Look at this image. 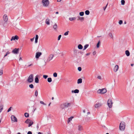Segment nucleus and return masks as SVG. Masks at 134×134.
Returning a JSON list of instances; mask_svg holds the SVG:
<instances>
[{"label":"nucleus","instance_id":"f257e3e1","mask_svg":"<svg viewBox=\"0 0 134 134\" xmlns=\"http://www.w3.org/2000/svg\"><path fill=\"white\" fill-rule=\"evenodd\" d=\"M71 103H68V102H64L61 104L60 107L61 109H65L71 106Z\"/></svg>","mask_w":134,"mask_h":134},{"label":"nucleus","instance_id":"f03ea898","mask_svg":"<svg viewBox=\"0 0 134 134\" xmlns=\"http://www.w3.org/2000/svg\"><path fill=\"white\" fill-rule=\"evenodd\" d=\"M34 80V75L33 74H31L28 77L27 81L28 82L31 83Z\"/></svg>","mask_w":134,"mask_h":134},{"label":"nucleus","instance_id":"7ed1b4c3","mask_svg":"<svg viewBox=\"0 0 134 134\" xmlns=\"http://www.w3.org/2000/svg\"><path fill=\"white\" fill-rule=\"evenodd\" d=\"M25 123L27 124H29L28 126V127L31 126L33 124V122L31 120L27 119L25 121Z\"/></svg>","mask_w":134,"mask_h":134},{"label":"nucleus","instance_id":"20e7f679","mask_svg":"<svg viewBox=\"0 0 134 134\" xmlns=\"http://www.w3.org/2000/svg\"><path fill=\"white\" fill-rule=\"evenodd\" d=\"M125 123L124 122H121L120 124V129L121 130H124L125 128Z\"/></svg>","mask_w":134,"mask_h":134},{"label":"nucleus","instance_id":"39448f33","mask_svg":"<svg viewBox=\"0 0 134 134\" xmlns=\"http://www.w3.org/2000/svg\"><path fill=\"white\" fill-rule=\"evenodd\" d=\"M106 90L104 88L99 89L97 91V92L99 93L104 94L107 92Z\"/></svg>","mask_w":134,"mask_h":134},{"label":"nucleus","instance_id":"423d86ee","mask_svg":"<svg viewBox=\"0 0 134 134\" xmlns=\"http://www.w3.org/2000/svg\"><path fill=\"white\" fill-rule=\"evenodd\" d=\"M42 3L43 4V5L44 7L48 6L49 4V2L48 0H42Z\"/></svg>","mask_w":134,"mask_h":134},{"label":"nucleus","instance_id":"0eeeda50","mask_svg":"<svg viewBox=\"0 0 134 134\" xmlns=\"http://www.w3.org/2000/svg\"><path fill=\"white\" fill-rule=\"evenodd\" d=\"M109 108H111L112 106L113 102L111 99H109L107 102Z\"/></svg>","mask_w":134,"mask_h":134},{"label":"nucleus","instance_id":"6e6552de","mask_svg":"<svg viewBox=\"0 0 134 134\" xmlns=\"http://www.w3.org/2000/svg\"><path fill=\"white\" fill-rule=\"evenodd\" d=\"M54 56V55L52 54H50L49 56L47 59V62H49L52 59Z\"/></svg>","mask_w":134,"mask_h":134},{"label":"nucleus","instance_id":"1a4fd4ad","mask_svg":"<svg viewBox=\"0 0 134 134\" xmlns=\"http://www.w3.org/2000/svg\"><path fill=\"white\" fill-rule=\"evenodd\" d=\"M19 48H15L12 51V52L13 53L16 54L19 53Z\"/></svg>","mask_w":134,"mask_h":134},{"label":"nucleus","instance_id":"9d476101","mask_svg":"<svg viewBox=\"0 0 134 134\" xmlns=\"http://www.w3.org/2000/svg\"><path fill=\"white\" fill-rule=\"evenodd\" d=\"M11 119L12 121L13 122H17V120L16 118L14 115H12L11 116Z\"/></svg>","mask_w":134,"mask_h":134},{"label":"nucleus","instance_id":"9b49d317","mask_svg":"<svg viewBox=\"0 0 134 134\" xmlns=\"http://www.w3.org/2000/svg\"><path fill=\"white\" fill-rule=\"evenodd\" d=\"M42 53L41 52H37L36 53L35 57L36 58H38L42 55Z\"/></svg>","mask_w":134,"mask_h":134},{"label":"nucleus","instance_id":"f8f14e48","mask_svg":"<svg viewBox=\"0 0 134 134\" xmlns=\"http://www.w3.org/2000/svg\"><path fill=\"white\" fill-rule=\"evenodd\" d=\"M19 38V37L17 35H15L14 36H13L11 39V41L13 40H17Z\"/></svg>","mask_w":134,"mask_h":134},{"label":"nucleus","instance_id":"ddd939ff","mask_svg":"<svg viewBox=\"0 0 134 134\" xmlns=\"http://www.w3.org/2000/svg\"><path fill=\"white\" fill-rule=\"evenodd\" d=\"M3 20L5 22H6L8 21V17L7 15L5 14H4L3 17Z\"/></svg>","mask_w":134,"mask_h":134},{"label":"nucleus","instance_id":"4468645a","mask_svg":"<svg viewBox=\"0 0 134 134\" xmlns=\"http://www.w3.org/2000/svg\"><path fill=\"white\" fill-rule=\"evenodd\" d=\"M102 105V104L100 103H96L94 105V107L96 108H97L98 107L101 106Z\"/></svg>","mask_w":134,"mask_h":134},{"label":"nucleus","instance_id":"2eb2a0df","mask_svg":"<svg viewBox=\"0 0 134 134\" xmlns=\"http://www.w3.org/2000/svg\"><path fill=\"white\" fill-rule=\"evenodd\" d=\"M119 66L118 65H116L114 68V70L115 72H116L118 70Z\"/></svg>","mask_w":134,"mask_h":134},{"label":"nucleus","instance_id":"dca6fc26","mask_svg":"<svg viewBox=\"0 0 134 134\" xmlns=\"http://www.w3.org/2000/svg\"><path fill=\"white\" fill-rule=\"evenodd\" d=\"M35 82L36 83H38L39 82V79L38 75H36V76L35 79Z\"/></svg>","mask_w":134,"mask_h":134},{"label":"nucleus","instance_id":"f3484780","mask_svg":"<svg viewBox=\"0 0 134 134\" xmlns=\"http://www.w3.org/2000/svg\"><path fill=\"white\" fill-rule=\"evenodd\" d=\"M78 19L77 20H80L81 21H83L84 19V18L83 17H81L79 16H77Z\"/></svg>","mask_w":134,"mask_h":134},{"label":"nucleus","instance_id":"a211bd4d","mask_svg":"<svg viewBox=\"0 0 134 134\" xmlns=\"http://www.w3.org/2000/svg\"><path fill=\"white\" fill-rule=\"evenodd\" d=\"M79 92V90L78 89H76L74 90H72L71 92L72 93H78Z\"/></svg>","mask_w":134,"mask_h":134},{"label":"nucleus","instance_id":"6ab92c4d","mask_svg":"<svg viewBox=\"0 0 134 134\" xmlns=\"http://www.w3.org/2000/svg\"><path fill=\"white\" fill-rule=\"evenodd\" d=\"M38 35H36V36L35 38V43H37L38 42Z\"/></svg>","mask_w":134,"mask_h":134},{"label":"nucleus","instance_id":"aec40b11","mask_svg":"<svg viewBox=\"0 0 134 134\" xmlns=\"http://www.w3.org/2000/svg\"><path fill=\"white\" fill-rule=\"evenodd\" d=\"M83 46L81 44H79L78 46V48L79 49H82L83 48Z\"/></svg>","mask_w":134,"mask_h":134},{"label":"nucleus","instance_id":"412c9836","mask_svg":"<svg viewBox=\"0 0 134 134\" xmlns=\"http://www.w3.org/2000/svg\"><path fill=\"white\" fill-rule=\"evenodd\" d=\"M46 23L47 25H49L50 24V20L48 19H46Z\"/></svg>","mask_w":134,"mask_h":134},{"label":"nucleus","instance_id":"4be33fe9","mask_svg":"<svg viewBox=\"0 0 134 134\" xmlns=\"http://www.w3.org/2000/svg\"><path fill=\"white\" fill-rule=\"evenodd\" d=\"M82 79H79L77 80V83L78 84L81 83H82Z\"/></svg>","mask_w":134,"mask_h":134},{"label":"nucleus","instance_id":"5701e85b","mask_svg":"<svg viewBox=\"0 0 134 134\" xmlns=\"http://www.w3.org/2000/svg\"><path fill=\"white\" fill-rule=\"evenodd\" d=\"M125 54L127 56H129L130 55V53L128 50H126L125 51Z\"/></svg>","mask_w":134,"mask_h":134},{"label":"nucleus","instance_id":"b1692460","mask_svg":"<svg viewBox=\"0 0 134 134\" xmlns=\"http://www.w3.org/2000/svg\"><path fill=\"white\" fill-rule=\"evenodd\" d=\"M3 105L2 104L0 105V113L1 112L3 109Z\"/></svg>","mask_w":134,"mask_h":134},{"label":"nucleus","instance_id":"393cba45","mask_svg":"<svg viewBox=\"0 0 134 134\" xmlns=\"http://www.w3.org/2000/svg\"><path fill=\"white\" fill-rule=\"evenodd\" d=\"M57 27V25L56 23H55L53 26V28L54 30H56Z\"/></svg>","mask_w":134,"mask_h":134},{"label":"nucleus","instance_id":"a878e982","mask_svg":"<svg viewBox=\"0 0 134 134\" xmlns=\"http://www.w3.org/2000/svg\"><path fill=\"white\" fill-rule=\"evenodd\" d=\"M76 19V18L75 17L70 18H69V19L70 21H72L73 20H75Z\"/></svg>","mask_w":134,"mask_h":134},{"label":"nucleus","instance_id":"bb28decb","mask_svg":"<svg viewBox=\"0 0 134 134\" xmlns=\"http://www.w3.org/2000/svg\"><path fill=\"white\" fill-rule=\"evenodd\" d=\"M82 126H81V125H79L78 126V130L80 131H81L82 130Z\"/></svg>","mask_w":134,"mask_h":134},{"label":"nucleus","instance_id":"cd10ccee","mask_svg":"<svg viewBox=\"0 0 134 134\" xmlns=\"http://www.w3.org/2000/svg\"><path fill=\"white\" fill-rule=\"evenodd\" d=\"M74 117L73 116H71L69 118H68V122L69 123V122H70V121H71L72 120V119Z\"/></svg>","mask_w":134,"mask_h":134},{"label":"nucleus","instance_id":"c85d7f7f","mask_svg":"<svg viewBox=\"0 0 134 134\" xmlns=\"http://www.w3.org/2000/svg\"><path fill=\"white\" fill-rule=\"evenodd\" d=\"M89 45L88 44H86L85 45L84 47V48L83 49V50H85L88 46Z\"/></svg>","mask_w":134,"mask_h":134},{"label":"nucleus","instance_id":"c756f323","mask_svg":"<svg viewBox=\"0 0 134 134\" xmlns=\"http://www.w3.org/2000/svg\"><path fill=\"white\" fill-rule=\"evenodd\" d=\"M47 81L49 82H51L52 81V79L51 77H49L47 79Z\"/></svg>","mask_w":134,"mask_h":134},{"label":"nucleus","instance_id":"7c9ffc66","mask_svg":"<svg viewBox=\"0 0 134 134\" xmlns=\"http://www.w3.org/2000/svg\"><path fill=\"white\" fill-rule=\"evenodd\" d=\"M85 14L87 15H88L90 13V12L88 10H86L85 12Z\"/></svg>","mask_w":134,"mask_h":134},{"label":"nucleus","instance_id":"2f4dec72","mask_svg":"<svg viewBox=\"0 0 134 134\" xmlns=\"http://www.w3.org/2000/svg\"><path fill=\"white\" fill-rule=\"evenodd\" d=\"M24 115L25 116L26 118L28 117L29 116V114L27 113H25Z\"/></svg>","mask_w":134,"mask_h":134},{"label":"nucleus","instance_id":"473e14b6","mask_svg":"<svg viewBox=\"0 0 134 134\" xmlns=\"http://www.w3.org/2000/svg\"><path fill=\"white\" fill-rule=\"evenodd\" d=\"M100 41H99L97 43V48H98L100 46Z\"/></svg>","mask_w":134,"mask_h":134},{"label":"nucleus","instance_id":"72a5a7b5","mask_svg":"<svg viewBox=\"0 0 134 134\" xmlns=\"http://www.w3.org/2000/svg\"><path fill=\"white\" fill-rule=\"evenodd\" d=\"M109 36L111 38L113 39V36L111 32H110L109 33Z\"/></svg>","mask_w":134,"mask_h":134},{"label":"nucleus","instance_id":"f704fd0d","mask_svg":"<svg viewBox=\"0 0 134 134\" xmlns=\"http://www.w3.org/2000/svg\"><path fill=\"white\" fill-rule=\"evenodd\" d=\"M84 14V13L83 12H81L80 13L79 15L80 16H83V15Z\"/></svg>","mask_w":134,"mask_h":134},{"label":"nucleus","instance_id":"c9c22d12","mask_svg":"<svg viewBox=\"0 0 134 134\" xmlns=\"http://www.w3.org/2000/svg\"><path fill=\"white\" fill-rule=\"evenodd\" d=\"M29 87L31 88H33L34 87V85L32 84L30 85L29 86Z\"/></svg>","mask_w":134,"mask_h":134},{"label":"nucleus","instance_id":"e433bc0d","mask_svg":"<svg viewBox=\"0 0 134 134\" xmlns=\"http://www.w3.org/2000/svg\"><path fill=\"white\" fill-rule=\"evenodd\" d=\"M53 76L54 77H56L57 76V74L56 72H54L53 74Z\"/></svg>","mask_w":134,"mask_h":134},{"label":"nucleus","instance_id":"4c0bfd02","mask_svg":"<svg viewBox=\"0 0 134 134\" xmlns=\"http://www.w3.org/2000/svg\"><path fill=\"white\" fill-rule=\"evenodd\" d=\"M121 4L122 5H124L125 4V1L124 0H122L121 1Z\"/></svg>","mask_w":134,"mask_h":134},{"label":"nucleus","instance_id":"58836bf2","mask_svg":"<svg viewBox=\"0 0 134 134\" xmlns=\"http://www.w3.org/2000/svg\"><path fill=\"white\" fill-rule=\"evenodd\" d=\"M38 94V91L37 90H36L35 91V95L36 96V97H37V96Z\"/></svg>","mask_w":134,"mask_h":134},{"label":"nucleus","instance_id":"ea45409f","mask_svg":"<svg viewBox=\"0 0 134 134\" xmlns=\"http://www.w3.org/2000/svg\"><path fill=\"white\" fill-rule=\"evenodd\" d=\"M40 103L41 104H43L44 105H46V104L44 103L43 101H41L40 102Z\"/></svg>","mask_w":134,"mask_h":134},{"label":"nucleus","instance_id":"a19ab883","mask_svg":"<svg viewBox=\"0 0 134 134\" xmlns=\"http://www.w3.org/2000/svg\"><path fill=\"white\" fill-rule=\"evenodd\" d=\"M123 23V21L122 20H120L119 22V24L120 25H121Z\"/></svg>","mask_w":134,"mask_h":134},{"label":"nucleus","instance_id":"79ce46f5","mask_svg":"<svg viewBox=\"0 0 134 134\" xmlns=\"http://www.w3.org/2000/svg\"><path fill=\"white\" fill-rule=\"evenodd\" d=\"M48 77V76L46 75H44L43 77L45 79H46Z\"/></svg>","mask_w":134,"mask_h":134},{"label":"nucleus","instance_id":"37998d69","mask_svg":"<svg viewBox=\"0 0 134 134\" xmlns=\"http://www.w3.org/2000/svg\"><path fill=\"white\" fill-rule=\"evenodd\" d=\"M3 74V70H0V75H1Z\"/></svg>","mask_w":134,"mask_h":134},{"label":"nucleus","instance_id":"c03bdc74","mask_svg":"<svg viewBox=\"0 0 134 134\" xmlns=\"http://www.w3.org/2000/svg\"><path fill=\"white\" fill-rule=\"evenodd\" d=\"M69 32V31H68L67 32H65L64 34V35L66 36V35H68V32Z\"/></svg>","mask_w":134,"mask_h":134},{"label":"nucleus","instance_id":"a18cd8bd","mask_svg":"<svg viewBox=\"0 0 134 134\" xmlns=\"http://www.w3.org/2000/svg\"><path fill=\"white\" fill-rule=\"evenodd\" d=\"M81 68L80 67H78V70L79 71H81Z\"/></svg>","mask_w":134,"mask_h":134},{"label":"nucleus","instance_id":"49530a36","mask_svg":"<svg viewBox=\"0 0 134 134\" xmlns=\"http://www.w3.org/2000/svg\"><path fill=\"white\" fill-rule=\"evenodd\" d=\"M61 37V35H60L58 37V40H60Z\"/></svg>","mask_w":134,"mask_h":134},{"label":"nucleus","instance_id":"de8ad7c7","mask_svg":"<svg viewBox=\"0 0 134 134\" xmlns=\"http://www.w3.org/2000/svg\"><path fill=\"white\" fill-rule=\"evenodd\" d=\"M12 108V107H10L9 109H8L7 111L8 112H9V111H10L11 110V108Z\"/></svg>","mask_w":134,"mask_h":134},{"label":"nucleus","instance_id":"09e8293b","mask_svg":"<svg viewBox=\"0 0 134 134\" xmlns=\"http://www.w3.org/2000/svg\"><path fill=\"white\" fill-rule=\"evenodd\" d=\"M96 52L95 51H94L93 53V54L94 55H95L96 54Z\"/></svg>","mask_w":134,"mask_h":134},{"label":"nucleus","instance_id":"8fccbe9b","mask_svg":"<svg viewBox=\"0 0 134 134\" xmlns=\"http://www.w3.org/2000/svg\"><path fill=\"white\" fill-rule=\"evenodd\" d=\"M27 134H32V133L31 131H29L28 132Z\"/></svg>","mask_w":134,"mask_h":134},{"label":"nucleus","instance_id":"3c124183","mask_svg":"<svg viewBox=\"0 0 134 134\" xmlns=\"http://www.w3.org/2000/svg\"><path fill=\"white\" fill-rule=\"evenodd\" d=\"M97 78L98 79L101 80V77L100 76H98L97 77Z\"/></svg>","mask_w":134,"mask_h":134},{"label":"nucleus","instance_id":"603ef678","mask_svg":"<svg viewBox=\"0 0 134 134\" xmlns=\"http://www.w3.org/2000/svg\"><path fill=\"white\" fill-rule=\"evenodd\" d=\"M108 4H107V5H106V6H105V7H104L103 8V9L104 10H105V9H106L107 7V5H108Z\"/></svg>","mask_w":134,"mask_h":134},{"label":"nucleus","instance_id":"864d4df0","mask_svg":"<svg viewBox=\"0 0 134 134\" xmlns=\"http://www.w3.org/2000/svg\"><path fill=\"white\" fill-rule=\"evenodd\" d=\"M91 53H88L87 54H86V55H87V56H88V55H90V54Z\"/></svg>","mask_w":134,"mask_h":134},{"label":"nucleus","instance_id":"5fc2aeb1","mask_svg":"<svg viewBox=\"0 0 134 134\" xmlns=\"http://www.w3.org/2000/svg\"><path fill=\"white\" fill-rule=\"evenodd\" d=\"M34 37L32 38L30 40H31V41H33L34 40Z\"/></svg>","mask_w":134,"mask_h":134},{"label":"nucleus","instance_id":"6e6d98bb","mask_svg":"<svg viewBox=\"0 0 134 134\" xmlns=\"http://www.w3.org/2000/svg\"><path fill=\"white\" fill-rule=\"evenodd\" d=\"M33 65V64H29V65H28V67L30 66L31 65Z\"/></svg>","mask_w":134,"mask_h":134},{"label":"nucleus","instance_id":"4d7b16f0","mask_svg":"<svg viewBox=\"0 0 134 134\" xmlns=\"http://www.w3.org/2000/svg\"><path fill=\"white\" fill-rule=\"evenodd\" d=\"M10 53V52H9V51H8V52H7L6 53V55H8V54H9Z\"/></svg>","mask_w":134,"mask_h":134},{"label":"nucleus","instance_id":"13d9d810","mask_svg":"<svg viewBox=\"0 0 134 134\" xmlns=\"http://www.w3.org/2000/svg\"><path fill=\"white\" fill-rule=\"evenodd\" d=\"M9 130L8 133L9 134H11V131H10L9 129Z\"/></svg>","mask_w":134,"mask_h":134},{"label":"nucleus","instance_id":"bf43d9fd","mask_svg":"<svg viewBox=\"0 0 134 134\" xmlns=\"http://www.w3.org/2000/svg\"><path fill=\"white\" fill-rule=\"evenodd\" d=\"M37 129H38V124H37Z\"/></svg>","mask_w":134,"mask_h":134},{"label":"nucleus","instance_id":"052dcab7","mask_svg":"<svg viewBox=\"0 0 134 134\" xmlns=\"http://www.w3.org/2000/svg\"><path fill=\"white\" fill-rule=\"evenodd\" d=\"M38 134H43L41 132H39L38 133Z\"/></svg>","mask_w":134,"mask_h":134},{"label":"nucleus","instance_id":"680f3d73","mask_svg":"<svg viewBox=\"0 0 134 134\" xmlns=\"http://www.w3.org/2000/svg\"><path fill=\"white\" fill-rule=\"evenodd\" d=\"M83 113H85V110H83Z\"/></svg>","mask_w":134,"mask_h":134},{"label":"nucleus","instance_id":"e2e57ef3","mask_svg":"<svg viewBox=\"0 0 134 134\" xmlns=\"http://www.w3.org/2000/svg\"><path fill=\"white\" fill-rule=\"evenodd\" d=\"M62 0H57V2H60Z\"/></svg>","mask_w":134,"mask_h":134},{"label":"nucleus","instance_id":"0e129e2a","mask_svg":"<svg viewBox=\"0 0 134 134\" xmlns=\"http://www.w3.org/2000/svg\"><path fill=\"white\" fill-rule=\"evenodd\" d=\"M134 65V64H131V65L132 66H133Z\"/></svg>","mask_w":134,"mask_h":134},{"label":"nucleus","instance_id":"69168bd1","mask_svg":"<svg viewBox=\"0 0 134 134\" xmlns=\"http://www.w3.org/2000/svg\"><path fill=\"white\" fill-rule=\"evenodd\" d=\"M58 13H59V12H56V13H55V14H58Z\"/></svg>","mask_w":134,"mask_h":134},{"label":"nucleus","instance_id":"338daca9","mask_svg":"<svg viewBox=\"0 0 134 134\" xmlns=\"http://www.w3.org/2000/svg\"><path fill=\"white\" fill-rule=\"evenodd\" d=\"M22 58L21 57H20L19 58V60H22Z\"/></svg>","mask_w":134,"mask_h":134},{"label":"nucleus","instance_id":"774afa93","mask_svg":"<svg viewBox=\"0 0 134 134\" xmlns=\"http://www.w3.org/2000/svg\"><path fill=\"white\" fill-rule=\"evenodd\" d=\"M90 114V112H88L87 113V114L88 115Z\"/></svg>","mask_w":134,"mask_h":134}]
</instances>
